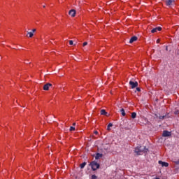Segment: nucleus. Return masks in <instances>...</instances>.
<instances>
[{
  "label": "nucleus",
  "instance_id": "1",
  "mask_svg": "<svg viewBox=\"0 0 179 179\" xmlns=\"http://www.w3.org/2000/svg\"><path fill=\"white\" fill-rule=\"evenodd\" d=\"M90 166L94 171H96L100 167V164L94 161L90 163Z\"/></svg>",
  "mask_w": 179,
  "mask_h": 179
},
{
  "label": "nucleus",
  "instance_id": "2",
  "mask_svg": "<svg viewBox=\"0 0 179 179\" xmlns=\"http://www.w3.org/2000/svg\"><path fill=\"white\" fill-rule=\"evenodd\" d=\"M142 152H143V150H142V147L140 146V147H136L135 148V152L137 154V155H142Z\"/></svg>",
  "mask_w": 179,
  "mask_h": 179
},
{
  "label": "nucleus",
  "instance_id": "3",
  "mask_svg": "<svg viewBox=\"0 0 179 179\" xmlns=\"http://www.w3.org/2000/svg\"><path fill=\"white\" fill-rule=\"evenodd\" d=\"M129 85L131 89H135V87H138V82L129 81Z\"/></svg>",
  "mask_w": 179,
  "mask_h": 179
},
{
  "label": "nucleus",
  "instance_id": "4",
  "mask_svg": "<svg viewBox=\"0 0 179 179\" xmlns=\"http://www.w3.org/2000/svg\"><path fill=\"white\" fill-rule=\"evenodd\" d=\"M157 31H162V27H157L151 30V33H157Z\"/></svg>",
  "mask_w": 179,
  "mask_h": 179
},
{
  "label": "nucleus",
  "instance_id": "5",
  "mask_svg": "<svg viewBox=\"0 0 179 179\" xmlns=\"http://www.w3.org/2000/svg\"><path fill=\"white\" fill-rule=\"evenodd\" d=\"M162 136L164 137L171 136V132L165 130L163 131Z\"/></svg>",
  "mask_w": 179,
  "mask_h": 179
},
{
  "label": "nucleus",
  "instance_id": "6",
  "mask_svg": "<svg viewBox=\"0 0 179 179\" xmlns=\"http://www.w3.org/2000/svg\"><path fill=\"white\" fill-rule=\"evenodd\" d=\"M159 164L162 165V167H169V163L164 162L163 161H159L158 162Z\"/></svg>",
  "mask_w": 179,
  "mask_h": 179
},
{
  "label": "nucleus",
  "instance_id": "7",
  "mask_svg": "<svg viewBox=\"0 0 179 179\" xmlns=\"http://www.w3.org/2000/svg\"><path fill=\"white\" fill-rule=\"evenodd\" d=\"M69 15H70V16H72V17H74V16L76 15V11L75 10H71L69 12Z\"/></svg>",
  "mask_w": 179,
  "mask_h": 179
},
{
  "label": "nucleus",
  "instance_id": "8",
  "mask_svg": "<svg viewBox=\"0 0 179 179\" xmlns=\"http://www.w3.org/2000/svg\"><path fill=\"white\" fill-rule=\"evenodd\" d=\"M50 86H52V85L48 83L43 86V90H48L50 87Z\"/></svg>",
  "mask_w": 179,
  "mask_h": 179
},
{
  "label": "nucleus",
  "instance_id": "9",
  "mask_svg": "<svg viewBox=\"0 0 179 179\" xmlns=\"http://www.w3.org/2000/svg\"><path fill=\"white\" fill-rule=\"evenodd\" d=\"M136 40H138V38L136 36H133L131 38L129 43H134V41H136Z\"/></svg>",
  "mask_w": 179,
  "mask_h": 179
},
{
  "label": "nucleus",
  "instance_id": "10",
  "mask_svg": "<svg viewBox=\"0 0 179 179\" xmlns=\"http://www.w3.org/2000/svg\"><path fill=\"white\" fill-rule=\"evenodd\" d=\"M165 2L167 5V6H170V5H171V3H173V0H165Z\"/></svg>",
  "mask_w": 179,
  "mask_h": 179
},
{
  "label": "nucleus",
  "instance_id": "11",
  "mask_svg": "<svg viewBox=\"0 0 179 179\" xmlns=\"http://www.w3.org/2000/svg\"><path fill=\"white\" fill-rule=\"evenodd\" d=\"M100 157H103V154H100V153H96V156H95V159L96 160H98V159H100Z\"/></svg>",
  "mask_w": 179,
  "mask_h": 179
},
{
  "label": "nucleus",
  "instance_id": "12",
  "mask_svg": "<svg viewBox=\"0 0 179 179\" xmlns=\"http://www.w3.org/2000/svg\"><path fill=\"white\" fill-rule=\"evenodd\" d=\"M164 118H170V115L167 114L164 116H159V120H164Z\"/></svg>",
  "mask_w": 179,
  "mask_h": 179
},
{
  "label": "nucleus",
  "instance_id": "13",
  "mask_svg": "<svg viewBox=\"0 0 179 179\" xmlns=\"http://www.w3.org/2000/svg\"><path fill=\"white\" fill-rule=\"evenodd\" d=\"M101 115H107V113L106 112V110L104 109L101 110Z\"/></svg>",
  "mask_w": 179,
  "mask_h": 179
},
{
  "label": "nucleus",
  "instance_id": "14",
  "mask_svg": "<svg viewBox=\"0 0 179 179\" xmlns=\"http://www.w3.org/2000/svg\"><path fill=\"white\" fill-rule=\"evenodd\" d=\"M131 118L133 119L136 118V113L135 112L131 113Z\"/></svg>",
  "mask_w": 179,
  "mask_h": 179
},
{
  "label": "nucleus",
  "instance_id": "15",
  "mask_svg": "<svg viewBox=\"0 0 179 179\" xmlns=\"http://www.w3.org/2000/svg\"><path fill=\"white\" fill-rule=\"evenodd\" d=\"M27 36H28V37H29V38L33 37V36H34L33 32H28V33H27Z\"/></svg>",
  "mask_w": 179,
  "mask_h": 179
},
{
  "label": "nucleus",
  "instance_id": "16",
  "mask_svg": "<svg viewBox=\"0 0 179 179\" xmlns=\"http://www.w3.org/2000/svg\"><path fill=\"white\" fill-rule=\"evenodd\" d=\"M120 111L122 113V115L123 117H125V110H124V108H122Z\"/></svg>",
  "mask_w": 179,
  "mask_h": 179
},
{
  "label": "nucleus",
  "instance_id": "17",
  "mask_svg": "<svg viewBox=\"0 0 179 179\" xmlns=\"http://www.w3.org/2000/svg\"><path fill=\"white\" fill-rule=\"evenodd\" d=\"M85 166H86V162H83L80 164V169H84Z\"/></svg>",
  "mask_w": 179,
  "mask_h": 179
},
{
  "label": "nucleus",
  "instance_id": "18",
  "mask_svg": "<svg viewBox=\"0 0 179 179\" xmlns=\"http://www.w3.org/2000/svg\"><path fill=\"white\" fill-rule=\"evenodd\" d=\"M111 127H113L112 123H109L108 125V127H107L108 131H110V128H111Z\"/></svg>",
  "mask_w": 179,
  "mask_h": 179
},
{
  "label": "nucleus",
  "instance_id": "19",
  "mask_svg": "<svg viewBox=\"0 0 179 179\" xmlns=\"http://www.w3.org/2000/svg\"><path fill=\"white\" fill-rule=\"evenodd\" d=\"M92 179H97V176H96V175H92Z\"/></svg>",
  "mask_w": 179,
  "mask_h": 179
},
{
  "label": "nucleus",
  "instance_id": "20",
  "mask_svg": "<svg viewBox=\"0 0 179 179\" xmlns=\"http://www.w3.org/2000/svg\"><path fill=\"white\" fill-rule=\"evenodd\" d=\"M69 45H73V41H69Z\"/></svg>",
  "mask_w": 179,
  "mask_h": 179
},
{
  "label": "nucleus",
  "instance_id": "21",
  "mask_svg": "<svg viewBox=\"0 0 179 179\" xmlns=\"http://www.w3.org/2000/svg\"><path fill=\"white\" fill-rule=\"evenodd\" d=\"M70 131H75V127H70Z\"/></svg>",
  "mask_w": 179,
  "mask_h": 179
},
{
  "label": "nucleus",
  "instance_id": "22",
  "mask_svg": "<svg viewBox=\"0 0 179 179\" xmlns=\"http://www.w3.org/2000/svg\"><path fill=\"white\" fill-rule=\"evenodd\" d=\"M83 45V47H85V45H87V42H84Z\"/></svg>",
  "mask_w": 179,
  "mask_h": 179
},
{
  "label": "nucleus",
  "instance_id": "23",
  "mask_svg": "<svg viewBox=\"0 0 179 179\" xmlns=\"http://www.w3.org/2000/svg\"><path fill=\"white\" fill-rule=\"evenodd\" d=\"M136 90H137V92H141V88L137 87V88H136Z\"/></svg>",
  "mask_w": 179,
  "mask_h": 179
},
{
  "label": "nucleus",
  "instance_id": "24",
  "mask_svg": "<svg viewBox=\"0 0 179 179\" xmlns=\"http://www.w3.org/2000/svg\"><path fill=\"white\" fill-rule=\"evenodd\" d=\"M36 31V29H32V33H35Z\"/></svg>",
  "mask_w": 179,
  "mask_h": 179
},
{
  "label": "nucleus",
  "instance_id": "25",
  "mask_svg": "<svg viewBox=\"0 0 179 179\" xmlns=\"http://www.w3.org/2000/svg\"><path fill=\"white\" fill-rule=\"evenodd\" d=\"M157 43H160V39H157Z\"/></svg>",
  "mask_w": 179,
  "mask_h": 179
},
{
  "label": "nucleus",
  "instance_id": "26",
  "mask_svg": "<svg viewBox=\"0 0 179 179\" xmlns=\"http://www.w3.org/2000/svg\"><path fill=\"white\" fill-rule=\"evenodd\" d=\"M94 134H95L96 135H97V134H99V132H98L97 131H96L94 132Z\"/></svg>",
  "mask_w": 179,
  "mask_h": 179
},
{
  "label": "nucleus",
  "instance_id": "27",
  "mask_svg": "<svg viewBox=\"0 0 179 179\" xmlns=\"http://www.w3.org/2000/svg\"><path fill=\"white\" fill-rule=\"evenodd\" d=\"M153 179H160V178H154Z\"/></svg>",
  "mask_w": 179,
  "mask_h": 179
},
{
  "label": "nucleus",
  "instance_id": "28",
  "mask_svg": "<svg viewBox=\"0 0 179 179\" xmlns=\"http://www.w3.org/2000/svg\"><path fill=\"white\" fill-rule=\"evenodd\" d=\"M176 164H179V161L176 162Z\"/></svg>",
  "mask_w": 179,
  "mask_h": 179
},
{
  "label": "nucleus",
  "instance_id": "29",
  "mask_svg": "<svg viewBox=\"0 0 179 179\" xmlns=\"http://www.w3.org/2000/svg\"><path fill=\"white\" fill-rule=\"evenodd\" d=\"M75 124H76V123H73V125H75Z\"/></svg>",
  "mask_w": 179,
  "mask_h": 179
},
{
  "label": "nucleus",
  "instance_id": "30",
  "mask_svg": "<svg viewBox=\"0 0 179 179\" xmlns=\"http://www.w3.org/2000/svg\"><path fill=\"white\" fill-rule=\"evenodd\" d=\"M144 152H146V150H145Z\"/></svg>",
  "mask_w": 179,
  "mask_h": 179
}]
</instances>
